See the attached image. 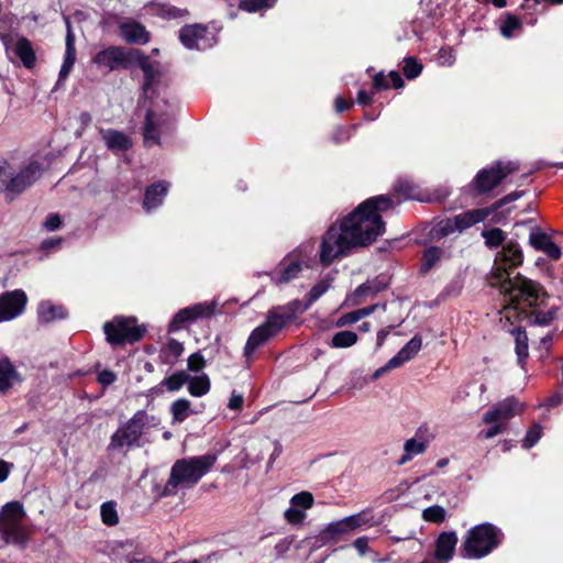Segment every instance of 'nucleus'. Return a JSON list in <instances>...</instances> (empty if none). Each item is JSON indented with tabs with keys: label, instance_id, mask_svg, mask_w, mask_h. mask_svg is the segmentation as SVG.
I'll use <instances>...</instances> for the list:
<instances>
[{
	"label": "nucleus",
	"instance_id": "nucleus-1",
	"mask_svg": "<svg viewBox=\"0 0 563 563\" xmlns=\"http://www.w3.org/2000/svg\"><path fill=\"white\" fill-rule=\"evenodd\" d=\"M390 206L388 197H373L362 202L340 223L330 225L321 240L320 263L330 265L336 258L347 255L353 247L372 244L385 231L380 212Z\"/></svg>",
	"mask_w": 563,
	"mask_h": 563
},
{
	"label": "nucleus",
	"instance_id": "nucleus-6",
	"mask_svg": "<svg viewBox=\"0 0 563 563\" xmlns=\"http://www.w3.org/2000/svg\"><path fill=\"white\" fill-rule=\"evenodd\" d=\"M314 256V243L309 241L300 244L288 253L279 264L269 273L276 285L288 284L297 278L303 268H309Z\"/></svg>",
	"mask_w": 563,
	"mask_h": 563
},
{
	"label": "nucleus",
	"instance_id": "nucleus-19",
	"mask_svg": "<svg viewBox=\"0 0 563 563\" xmlns=\"http://www.w3.org/2000/svg\"><path fill=\"white\" fill-rule=\"evenodd\" d=\"M528 243L533 250L544 253L553 262L559 261L562 256L561 247L539 227L530 229Z\"/></svg>",
	"mask_w": 563,
	"mask_h": 563
},
{
	"label": "nucleus",
	"instance_id": "nucleus-21",
	"mask_svg": "<svg viewBox=\"0 0 563 563\" xmlns=\"http://www.w3.org/2000/svg\"><path fill=\"white\" fill-rule=\"evenodd\" d=\"M424 432H427V428L420 427L416 431V435L405 441L404 443V453L399 457L397 464L405 465L410 462L415 456L423 454L428 448L429 441L433 438L424 437Z\"/></svg>",
	"mask_w": 563,
	"mask_h": 563
},
{
	"label": "nucleus",
	"instance_id": "nucleus-9",
	"mask_svg": "<svg viewBox=\"0 0 563 563\" xmlns=\"http://www.w3.org/2000/svg\"><path fill=\"white\" fill-rule=\"evenodd\" d=\"M42 169L38 163H30L18 174L8 172L5 166H0V181L10 200L23 192L27 187L33 185L41 176Z\"/></svg>",
	"mask_w": 563,
	"mask_h": 563
},
{
	"label": "nucleus",
	"instance_id": "nucleus-25",
	"mask_svg": "<svg viewBox=\"0 0 563 563\" xmlns=\"http://www.w3.org/2000/svg\"><path fill=\"white\" fill-rule=\"evenodd\" d=\"M64 20L67 27L66 52L63 65L59 70L58 82L67 78L76 60L75 35L71 31L69 18L65 15Z\"/></svg>",
	"mask_w": 563,
	"mask_h": 563
},
{
	"label": "nucleus",
	"instance_id": "nucleus-28",
	"mask_svg": "<svg viewBox=\"0 0 563 563\" xmlns=\"http://www.w3.org/2000/svg\"><path fill=\"white\" fill-rule=\"evenodd\" d=\"M100 134L111 151H126L132 146L131 140L122 132L113 129H101Z\"/></svg>",
	"mask_w": 563,
	"mask_h": 563
},
{
	"label": "nucleus",
	"instance_id": "nucleus-17",
	"mask_svg": "<svg viewBox=\"0 0 563 563\" xmlns=\"http://www.w3.org/2000/svg\"><path fill=\"white\" fill-rule=\"evenodd\" d=\"M216 302H199L180 309L169 323V331H176L185 322H191L200 318H208L214 313Z\"/></svg>",
	"mask_w": 563,
	"mask_h": 563
},
{
	"label": "nucleus",
	"instance_id": "nucleus-29",
	"mask_svg": "<svg viewBox=\"0 0 563 563\" xmlns=\"http://www.w3.org/2000/svg\"><path fill=\"white\" fill-rule=\"evenodd\" d=\"M490 213H492L490 209L481 208V209L468 210V211L460 213L453 218L456 221L459 233H461L462 231L471 228L472 225L484 221Z\"/></svg>",
	"mask_w": 563,
	"mask_h": 563
},
{
	"label": "nucleus",
	"instance_id": "nucleus-56",
	"mask_svg": "<svg viewBox=\"0 0 563 563\" xmlns=\"http://www.w3.org/2000/svg\"><path fill=\"white\" fill-rule=\"evenodd\" d=\"M117 379V375L109 369H104L99 373L98 375V382L103 386H109L113 384Z\"/></svg>",
	"mask_w": 563,
	"mask_h": 563
},
{
	"label": "nucleus",
	"instance_id": "nucleus-37",
	"mask_svg": "<svg viewBox=\"0 0 563 563\" xmlns=\"http://www.w3.org/2000/svg\"><path fill=\"white\" fill-rule=\"evenodd\" d=\"M511 333L514 334L516 341V354L518 357V363L522 364L528 357V336L526 332L520 328L511 330Z\"/></svg>",
	"mask_w": 563,
	"mask_h": 563
},
{
	"label": "nucleus",
	"instance_id": "nucleus-60",
	"mask_svg": "<svg viewBox=\"0 0 563 563\" xmlns=\"http://www.w3.org/2000/svg\"><path fill=\"white\" fill-rule=\"evenodd\" d=\"M368 538L367 537H360L354 542L353 545L356 549V551L360 553V555H365V553L368 550Z\"/></svg>",
	"mask_w": 563,
	"mask_h": 563
},
{
	"label": "nucleus",
	"instance_id": "nucleus-45",
	"mask_svg": "<svg viewBox=\"0 0 563 563\" xmlns=\"http://www.w3.org/2000/svg\"><path fill=\"white\" fill-rule=\"evenodd\" d=\"M482 235L485 239V244L489 247H497L501 245L506 239V234L499 228L485 230L482 232Z\"/></svg>",
	"mask_w": 563,
	"mask_h": 563
},
{
	"label": "nucleus",
	"instance_id": "nucleus-59",
	"mask_svg": "<svg viewBox=\"0 0 563 563\" xmlns=\"http://www.w3.org/2000/svg\"><path fill=\"white\" fill-rule=\"evenodd\" d=\"M373 85L376 89L389 88L388 76H385L383 73L376 74L373 78Z\"/></svg>",
	"mask_w": 563,
	"mask_h": 563
},
{
	"label": "nucleus",
	"instance_id": "nucleus-46",
	"mask_svg": "<svg viewBox=\"0 0 563 563\" xmlns=\"http://www.w3.org/2000/svg\"><path fill=\"white\" fill-rule=\"evenodd\" d=\"M395 190L401 194L405 198L418 199V188L409 179H399L395 185Z\"/></svg>",
	"mask_w": 563,
	"mask_h": 563
},
{
	"label": "nucleus",
	"instance_id": "nucleus-2",
	"mask_svg": "<svg viewBox=\"0 0 563 563\" xmlns=\"http://www.w3.org/2000/svg\"><path fill=\"white\" fill-rule=\"evenodd\" d=\"M523 262L522 250L516 242L507 243L497 253L495 264L489 276V284L497 287L504 297L503 319L510 324L515 320L528 318L527 308L541 306L547 297L543 287L531 279L518 274L510 278V269L520 266Z\"/></svg>",
	"mask_w": 563,
	"mask_h": 563
},
{
	"label": "nucleus",
	"instance_id": "nucleus-27",
	"mask_svg": "<svg viewBox=\"0 0 563 563\" xmlns=\"http://www.w3.org/2000/svg\"><path fill=\"white\" fill-rule=\"evenodd\" d=\"M274 338L262 324L256 327L250 334L246 344L244 346V357L247 362L251 361L254 352L262 345H264L268 340Z\"/></svg>",
	"mask_w": 563,
	"mask_h": 563
},
{
	"label": "nucleus",
	"instance_id": "nucleus-42",
	"mask_svg": "<svg viewBox=\"0 0 563 563\" xmlns=\"http://www.w3.org/2000/svg\"><path fill=\"white\" fill-rule=\"evenodd\" d=\"M455 232H459L456 221L454 218H448L437 223L433 229V236L437 239H442Z\"/></svg>",
	"mask_w": 563,
	"mask_h": 563
},
{
	"label": "nucleus",
	"instance_id": "nucleus-64",
	"mask_svg": "<svg viewBox=\"0 0 563 563\" xmlns=\"http://www.w3.org/2000/svg\"><path fill=\"white\" fill-rule=\"evenodd\" d=\"M334 106H335L336 112H343V111L347 110L352 106V102L344 100L342 97H338L335 99V104Z\"/></svg>",
	"mask_w": 563,
	"mask_h": 563
},
{
	"label": "nucleus",
	"instance_id": "nucleus-7",
	"mask_svg": "<svg viewBox=\"0 0 563 563\" xmlns=\"http://www.w3.org/2000/svg\"><path fill=\"white\" fill-rule=\"evenodd\" d=\"M157 424L158 419L155 416H150L146 411L139 410L123 427L119 428L112 434L110 446L112 449L140 446L144 430L156 427Z\"/></svg>",
	"mask_w": 563,
	"mask_h": 563
},
{
	"label": "nucleus",
	"instance_id": "nucleus-62",
	"mask_svg": "<svg viewBox=\"0 0 563 563\" xmlns=\"http://www.w3.org/2000/svg\"><path fill=\"white\" fill-rule=\"evenodd\" d=\"M244 399L242 395L232 394L228 407L231 410H240L243 406Z\"/></svg>",
	"mask_w": 563,
	"mask_h": 563
},
{
	"label": "nucleus",
	"instance_id": "nucleus-4",
	"mask_svg": "<svg viewBox=\"0 0 563 563\" xmlns=\"http://www.w3.org/2000/svg\"><path fill=\"white\" fill-rule=\"evenodd\" d=\"M26 512L20 501H9L0 509V537L4 544L25 549L31 529L25 523Z\"/></svg>",
	"mask_w": 563,
	"mask_h": 563
},
{
	"label": "nucleus",
	"instance_id": "nucleus-38",
	"mask_svg": "<svg viewBox=\"0 0 563 563\" xmlns=\"http://www.w3.org/2000/svg\"><path fill=\"white\" fill-rule=\"evenodd\" d=\"M101 520L106 526L113 527L119 523V514L115 501H106L100 507Z\"/></svg>",
	"mask_w": 563,
	"mask_h": 563
},
{
	"label": "nucleus",
	"instance_id": "nucleus-41",
	"mask_svg": "<svg viewBox=\"0 0 563 563\" xmlns=\"http://www.w3.org/2000/svg\"><path fill=\"white\" fill-rule=\"evenodd\" d=\"M277 0H241L239 8L243 11L254 13L273 8Z\"/></svg>",
	"mask_w": 563,
	"mask_h": 563
},
{
	"label": "nucleus",
	"instance_id": "nucleus-52",
	"mask_svg": "<svg viewBox=\"0 0 563 563\" xmlns=\"http://www.w3.org/2000/svg\"><path fill=\"white\" fill-rule=\"evenodd\" d=\"M541 438V427L540 424H533L527 432L525 439L522 440V446L525 449L532 448Z\"/></svg>",
	"mask_w": 563,
	"mask_h": 563
},
{
	"label": "nucleus",
	"instance_id": "nucleus-48",
	"mask_svg": "<svg viewBox=\"0 0 563 563\" xmlns=\"http://www.w3.org/2000/svg\"><path fill=\"white\" fill-rule=\"evenodd\" d=\"M446 511L441 506H431L422 511V518L426 521L440 523L444 521Z\"/></svg>",
	"mask_w": 563,
	"mask_h": 563
},
{
	"label": "nucleus",
	"instance_id": "nucleus-49",
	"mask_svg": "<svg viewBox=\"0 0 563 563\" xmlns=\"http://www.w3.org/2000/svg\"><path fill=\"white\" fill-rule=\"evenodd\" d=\"M157 14H159L163 19L172 20L184 18L188 14L187 10L176 8L174 5L161 4L157 9Z\"/></svg>",
	"mask_w": 563,
	"mask_h": 563
},
{
	"label": "nucleus",
	"instance_id": "nucleus-63",
	"mask_svg": "<svg viewBox=\"0 0 563 563\" xmlns=\"http://www.w3.org/2000/svg\"><path fill=\"white\" fill-rule=\"evenodd\" d=\"M388 81L389 86L391 85L394 88H401L404 85V81L400 77V75L397 71H390L388 75Z\"/></svg>",
	"mask_w": 563,
	"mask_h": 563
},
{
	"label": "nucleus",
	"instance_id": "nucleus-47",
	"mask_svg": "<svg viewBox=\"0 0 563 563\" xmlns=\"http://www.w3.org/2000/svg\"><path fill=\"white\" fill-rule=\"evenodd\" d=\"M325 532L332 537L352 532L349 518L345 517L341 520L329 523L325 529Z\"/></svg>",
	"mask_w": 563,
	"mask_h": 563
},
{
	"label": "nucleus",
	"instance_id": "nucleus-31",
	"mask_svg": "<svg viewBox=\"0 0 563 563\" xmlns=\"http://www.w3.org/2000/svg\"><path fill=\"white\" fill-rule=\"evenodd\" d=\"M183 353V343L175 339H168L167 342L161 347L158 357L162 363L174 365Z\"/></svg>",
	"mask_w": 563,
	"mask_h": 563
},
{
	"label": "nucleus",
	"instance_id": "nucleus-55",
	"mask_svg": "<svg viewBox=\"0 0 563 563\" xmlns=\"http://www.w3.org/2000/svg\"><path fill=\"white\" fill-rule=\"evenodd\" d=\"M205 367V358L199 353H194L188 357V369L191 372H199Z\"/></svg>",
	"mask_w": 563,
	"mask_h": 563
},
{
	"label": "nucleus",
	"instance_id": "nucleus-53",
	"mask_svg": "<svg viewBox=\"0 0 563 563\" xmlns=\"http://www.w3.org/2000/svg\"><path fill=\"white\" fill-rule=\"evenodd\" d=\"M358 320H361V318L358 316V312H357V310H354V311H351L349 313H345V314L341 316L336 320L335 325L338 328H342V327H346V325H351L353 323H356Z\"/></svg>",
	"mask_w": 563,
	"mask_h": 563
},
{
	"label": "nucleus",
	"instance_id": "nucleus-14",
	"mask_svg": "<svg viewBox=\"0 0 563 563\" xmlns=\"http://www.w3.org/2000/svg\"><path fill=\"white\" fill-rule=\"evenodd\" d=\"M27 296L22 289L0 295V322L11 321L21 316L26 307Z\"/></svg>",
	"mask_w": 563,
	"mask_h": 563
},
{
	"label": "nucleus",
	"instance_id": "nucleus-3",
	"mask_svg": "<svg viewBox=\"0 0 563 563\" xmlns=\"http://www.w3.org/2000/svg\"><path fill=\"white\" fill-rule=\"evenodd\" d=\"M217 456L205 454L177 460L172 468L163 495H175L178 488L194 487L214 465Z\"/></svg>",
	"mask_w": 563,
	"mask_h": 563
},
{
	"label": "nucleus",
	"instance_id": "nucleus-18",
	"mask_svg": "<svg viewBox=\"0 0 563 563\" xmlns=\"http://www.w3.org/2000/svg\"><path fill=\"white\" fill-rule=\"evenodd\" d=\"M523 410V404L519 402L515 397H508L492 407L483 417L485 423L499 422L504 424L515 415Z\"/></svg>",
	"mask_w": 563,
	"mask_h": 563
},
{
	"label": "nucleus",
	"instance_id": "nucleus-61",
	"mask_svg": "<svg viewBox=\"0 0 563 563\" xmlns=\"http://www.w3.org/2000/svg\"><path fill=\"white\" fill-rule=\"evenodd\" d=\"M13 464L0 459V483H3L10 475Z\"/></svg>",
	"mask_w": 563,
	"mask_h": 563
},
{
	"label": "nucleus",
	"instance_id": "nucleus-34",
	"mask_svg": "<svg viewBox=\"0 0 563 563\" xmlns=\"http://www.w3.org/2000/svg\"><path fill=\"white\" fill-rule=\"evenodd\" d=\"M141 68L144 73L143 93L145 98H151L153 96V87L158 79V71L146 58L141 62Z\"/></svg>",
	"mask_w": 563,
	"mask_h": 563
},
{
	"label": "nucleus",
	"instance_id": "nucleus-11",
	"mask_svg": "<svg viewBox=\"0 0 563 563\" xmlns=\"http://www.w3.org/2000/svg\"><path fill=\"white\" fill-rule=\"evenodd\" d=\"M518 166L514 162H498L477 173L474 186L478 192H487L497 187L509 174L516 172Z\"/></svg>",
	"mask_w": 563,
	"mask_h": 563
},
{
	"label": "nucleus",
	"instance_id": "nucleus-57",
	"mask_svg": "<svg viewBox=\"0 0 563 563\" xmlns=\"http://www.w3.org/2000/svg\"><path fill=\"white\" fill-rule=\"evenodd\" d=\"M490 423L493 426L489 429L481 432V435L484 439H492V438L496 437L497 434L501 433L504 430V426L501 423H499V422H490Z\"/></svg>",
	"mask_w": 563,
	"mask_h": 563
},
{
	"label": "nucleus",
	"instance_id": "nucleus-20",
	"mask_svg": "<svg viewBox=\"0 0 563 563\" xmlns=\"http://www.w3.org/2000/svg\"><path fill=\"white\" fill-rule=\"evenodd\" d=\"M314 498L310 492H301L290 499V507L285 510L284 518L290 525H299L306 518V510L313 506Z\"/></svg>",
	"mask_w": 563,
	"mask_h": 563
},
{
	"label": "nucleus",
	"instance_id": "nucleus-24",
	"mask_svg": "<svg viewBox=\"0 0 563 563\" xmlns=\"http://www.w3.org/2000/svg\"><path fill=\"white\" fill-rule=\"evenodd\" d=\"M457 541V534L454 531L440 533L434 544V555L437 560L448 563L454 555Z\"/></svg>",
	"mask_w": 563,
	"mask_h": 563
},
{
	"label": "nucleus",
	"instance_id": "nucleus-51",
	"mask_svg": "<svg viewBox=\"0 0 563 563\" xmlns=\"http://www.w3.org/2000/svg\"><path fill=\"white\" fill-rule=\"evenodd\" d=\"M402 70L408 79H413L421 73L422 65L418 63L413 57H407L404 60Z\"/></svg>",
	"mask_w": 563,
	"mask_h": 563
},
{
	"label": "nucleus",
	"instance_id": "nucleus-36",
	"mask_svg": "<svg viewBox=\"0 0 563 563\" xmlns=\"http://www.w3.org/2000/svg\"><path fill=\"white\" fill-rule=\"evenodd\" d=\"M187 382H188V391L194 397H201V396L208 394L210 390V386H211L210 379L206 374L200 375V376H195V377L188 379Z\"/></svg>",
	"mask_w": 563,
	"mask_h": 563
},
{
	"label": "nucleus",
	"instance_id": "nucleus-50",
	"mask_svg": "<svg viewBox=\"0 0 563 563\" xmlns=\"http://www.w3.org/2000/svg\"><path fill=\"white\" fill-rule=\"evenodd\" d=\"M521 27L520 20L511 14H508L500 26V32L503 36L509 38L514 35L515 31Z\"/></svg>",
	"mask_w": 563,
	"mask_h": 563
},
{
	"label": "nucleus",
	"instance_id": "nucleus-23",
	"mask_svg": "<svg viewBox=\"0 0 563 563\" xmlns=\"http://www.w3.org/2000/svg\"><path fill=\"white\" fill-rule=\"evenodd\" d=\"M120 35L128 43L145 44L150 40V33L145 26L132 19H124L119 23Z\"/></svg>",
	"mask_w": 563,
	"mask_h": 563
},
{
	"label": "nucleus",
	"instance_id": "nucleus-43",
	"mask_svg": "<svg viewBox=\"0 0 563 563\" xmlns=\"http://www.w3.org/2000/svg\"><path fill=\"white\" fill-rule=\"evenodd\" d=\"M189 379L186 372L180 371L163 379L161 385L165 386L169 391L179 390Z\"/></svg>",
	"mask_w": 563,
	"mask_h": 563
},
{
	"label": "nucleus",
	"instance_id": "nucleus-22",
	"mask_svg": "<svg viewBox=\"0 0 563 563\" xmlns=\"http://www.w3.org/2000/svg\"><path fill=\"white\" fill-rule=\"evenodd\" d=\"M387 287L384 280L378 278L367 280L360 285L352 294L347 295L344 303L347 306H358L365 299L374 297Z\"/></svg>",
	"mask_w": 563,
	"mask_h": 563
},
{
	"label": "nucleus",
	"instance_id": "nucleus-8",
	"mask_svg": "<svg viewBox=\"0 0 563 563\" xmlns=\"http://www.w3.org/2000/svg\"><path fill=\"white\" fill-rule=\"evenodd\" d=\"M107 341L112 345L134 343L143 336L145 329L132 317H115L103 324Z\"/></svg>",
	"mask_w": 563,
	"mask_h": 563
},
{
	"label": "nucleus",
	"instance_id": "nucleus-10",
	"mask_svg": "<svg viewBox=\"0 0 563 563\" xmlns=\"http://www.w3.org/2000/svg\"><path fill=\"white\" fill-rule=\"evenodd\" d=\"M298 313H302L301 301L292 300L284 306L271 309L262 325L276 336L287 324L292 322Z\"/></svg>",
	"mask_w": 563,
	"mask_h": 563
},
{
	"label": "nucleus",
	"instance_id": "nucleus-13",
	"mask_svg": "<svg viewBox=\"0 0 563 563\" xmlns=\"http://www.w3.org/2000/svg\"><path fill=\"white\" fill-rule=\"evenodd\" d=\"M136 53L137 51L135 49L110 46L98 52L93 57V62L99 67L107 68L109 71L117 68H128Z\"/></svg>",
	"mask_w": 563,
	"mask_h": 563
},
{
	"label": "nucleus",
	"instance_id": "nucleus-12",
	"mask_svg": "<svg viewBox=\"0 0 563 563\" xmlns=\"http://www.w3.org/2000/svg\"><path fill=\"white\" fill-rule=\"evenodd\" d=\"M2 44L5 48L7 55L12 59L19 58L26 68H31L35 64V53L31 42L16 34L1 35Z\"/></svg>",
	"mask_w": 563,
	"mask_h": 563
},
{
	"label": "nucleus",
	"instance_id": "nucleus-40",
	"mask_svg": "<svg viewBox=\"0 0 563 563\" xmlns=\"http://www.w3.org/2000/svg\"><path fill=\"white\" fill-rule=\"evenodd\" d=\"M442 254V249L438 246H430L426 249L421 262V272H429L441 260Z\"/></svg>",
	"mask_w": 563,
	"mask_h": 563
},
{
	"label": "nucleus",
	"instance_id": "nucleus-44",
	"mask_svg": "<svg viewBox=\"0 0 563 563\" xmlns=\"http://www.w3.org/2000/svg\"><path fill=\"white\" fill-rule=\"evenodd\" d=\"M349 521L352 528V531L361 529L365 526H372L374 516L369 510H363L358 514L349 516Z\"/></svg>",
	"mask_w": 563,
	"mask_h": 563
},
{
	"label": "nucleus",
	"instance_id": "nucleus-33",
	"mask_svg": "<svg viewBox=\"0 0 563 563\" xmlns=\"http://www.w3.org/2000/svg\"><path fill=\"white\" fill-rule=\"evenodd\" d=\"M37 314L40 321L45 323L58 319H64L66 317V312L62 306H55L48 301H43L40 303Z\"/></svg>",
	"mask_w": 563,
	"mask_h": 563
},
{
	"label": "nucleus",
	"instance_id": "nucleus-15",
	"mask_svg": "<svg viewBox=\"0 0 563 563\" xmlns=\"http://www.w3.org/2000/svg\"><path fill=\"white\" fill-rule=\"evenodd\" d=\"M179 40L187 48L207 49L214 44V36L200 24L186 25L179 32Z\"/></svg>",
	"mask_w": 563,
	"mask_h": 563
},
{
	"label": "nucleus",
	"instance_id": "nucleus-54",
	"mask_svg": "<svg viewBox=\"0 0 563 563\" xmlns=\"http://www.w3.org/2000/svg\"><path fill=\"white\" fill-rule=\"evenodd\" d=\"M554 312L551 310L548 311H536L533 313V323L540 325H547L554 319Z\"/></svg>",
	"mask_w": 563,
	"mask_h": 563
},
{
	"label": "nucleus",
	"instance_id": "nucleus-58",
	"mask_svg": "<svg viewBox=\"0 0 563 563\" xmlns=\"http://www.w3.org/2000/svg\"><path fill=\"white\" fill-rule=\"evenodd\" d=\"M62 224V220H60V217L56 213H53V214H49L45 222H44V228L48 231H54L56 229H58Z\"/></svg>",
	"mask_w": 563,
	"mask_h": 563
},
{
	"label": "nucleus",
	"instance_id": "nucleus-32",
	"mask_svg": "<svg viewBox=\"0 0 563 563\" xmlns=\"http://www.w3.org/2000/svg\"><path fill=\"white\" fill-rule=\"evenodd\" d=\"M333 276L328 274L320 282L313 285L306 296V301L301 302L302 312L306 311L314 301L323 296L332 286Z\"/></svg>",
	"mask_w": 563,
	"mask_h": 563
},
{
	"label": "nucleus",
	"instance_id": "nucleus-26",
	"mask_svg": "<svg viewBox=\"0 0 563 563\" xmlns=\"http://www.w3.org/2000/svg\"><path fill=\"white\" fill-rule=\"evenodd\" d=\"M422 347V339L415 335L398 353L389 360V367H400L413 358Z\"/></svg>",
	"mask_w": 563,
	"mask_h": 563
},
{
	"label": "nucleus",
	"instance_id": "nucleus-16",
	"mask_svg": "<svg viewBox=\"0 0 563 563\" xmlns=\"http://www.w3.org/2000/svg\"><path fill=\"white\" fill-rule=\"evenodd\" d=\"M173 119L169 114L157 115L153 110H148L144 124V143L146 146L159 144V135L163 131L170 130Z\"/></svg>",
	"mask_w": 563,
	"mask_h": 563
},
{
	"label": "nucleus",
	"instance_id": "nucleus-35",
	"mask_svg": "<svg viewBox=\"0 0 563 563\" xmlns=\"http://www.w3.org/2000/svg\"><path fill=\"white\" fill-rule=\"evenodd\" d=\"M170 412L173 421L178 423L184 422L189 416L196 413V411L191 409L190 401L185 398L175 400L170 406Z\"/></svg>",
	"mask_w": 563,
	"mask_h": 563
},
{
	"label": "nucleus",
	"instance_id": "nucleus-39",
	"mask_svg": "<svg viewBox=\"0 0 563 563\" xmlns=\"http://www.w3.org/2000/svg\"><path fill=\"white\" fill-rule=\"evenodd\" d=\"M358 340V336L353 331L336 332L331 340V346L334 349H345L353 346Z\"/></svg>",
	"mask_w": 563,
	"mask_h": 563
},
{
	"label": "nucleus",
	"instance_id": "nucleus-30",
	"mask_svg": "<svg viewBox=\"0 0 563 563\" xmlns=\"http://www.w3.org/2000/svg\"><path fill=\"white\" fill-rule=\"evenodd\" d=\"M169 185L164 181H159L157 184H154L150 186L145 191L144 202L143 206L146 209V211H150L156 207H158L165 196L167 195Z\"/></svg>",
	"mask_w": 563,
	"mask_h": 563
},
{
	"label": "nucleus",
	"instance_id": "nucleus-5",
	"mask_svg": "<svg viewBox=\"0 0 563 563\" xmlns=\"http://www.w3.org/2000/svg\"><path fill=\"white\" fill-rule=\"evenodd\" d=\"M504 534L489 522L471 528L461 545L463 558L477 560L492 553L503 541Z\"/></svg>",
	"mask_w": 563,
	"mask_h": 563
}]
</instances>
